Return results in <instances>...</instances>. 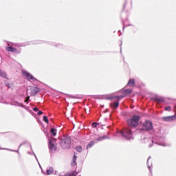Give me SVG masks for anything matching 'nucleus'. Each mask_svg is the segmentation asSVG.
Returning a JSON list of instances; mask_svg holds the SVG:
<instances>
[{"label":"nucleus","mask_w":176,"mask_h":176,"mask_svg":"<svg viewBox=\"0 0 176 176\" xmlns=\"http://www.w3.org/2000/svg\"><path fill=\"white\" fill-rule=\"evenodd\" d=\"M140 119H141V116H133L131 118L127 120V124L129 127H132L133 129H135V127L138 126Z\"/></svg>","instance_id":"obj_1"},{"label":"nucleus","mask_w":176,"mask_h":176,"mask_svg":"<svg viewBox=\"0 0 176 176\" xmlns=\"http://www.w3.org/2000/svg\"><path fill=\"white\" fill-rule=\"evenodd\" d=\"M60 145L64 149H68L71 146V138L63 136L60 139Z\"/></svg>","instance_id":"obj_2"},{"label":"nucleus","mask_w":176,"mask_h":176,"mask_svg":"<svg viewBox=\"0 0 176 176\" xmlns=\"http://www.w3.org/2000/svg\"><path fill=\"white\" fill-rule=\"evenodd\" d=\"M119 134H120L122 137H124V138H126V140H130V138L133 137V132L131 131V129L129 128L124 129L119 132Z\"/></svg>","instance_id":"obj_3"},{"label":"nucleus","mask_w":176,"mask_h":176,"mask_svg":"<svg viewBox=\"0 0 176 176\" xmlns=\"http://www.w3.org/2000/svg\"><path fill=\"white\" fill-rule=\"evenodd\" d=\"M140 130H144L146 131L153 130V125L151 121H146L142 124Z\"/></svg>","instance_id":"obj_4"},{"label":"nucleus","mask_w":176,"mask_h":176,"mask_svg":"<svg viewBox=\"0 0 176 176\" xmlns=\"http://www.w3.org/2000/svg\"><path fill=\"white\" fill-rule=\"evenodd\" d=\"M48 146L50 152H56L57 151V144H56V140L54 138L50 139Z\"/></svg>","instance_id":"obj_5"},{"label":"nucleus","mask_w":176,"mask_h":176,"mask_svg":"<svg viewBox=\"0 0 176 176\" xmlns=\"http://www.w3.org/2000/svg\"><path fill=\"white\" fill-rule=\"evenodd\" d=\"M23 75L25 76V79L29 80L30 82H36L38 80L32 74H30L27 71H22Z\"/></svg>","instance_id":"obj_6"},{"label":"nucleus","mask_w":176,"mask_h":176,"mask_svg":"<svg viewBox=\"0 0 176 176\" xmlns=\"http://www.w3.org/2000/svg\"><path fill=\"white\" fill-rule=\"evenodd\" d=\"M31 90V96H36L39 91H41V89L38 88L37 87H32L30 88Z\"/></svg>","instance_id":"obj_7"},{"label":"nucleus","mask_w":176,"mask_h":176,"mask_svg":"<svg viewBox=\"0 0 176 176\" xmlns=\"http://www.w3.org/2000/svg\"><path fill=\"white\" fill-rule=\"evenodd\" d=\"M176 116H170L167 117H163L162 120L164 122H173V120H175Z\"/></svg>","instance_id":"obj_8"},{"label":"nucleus","mask_w":176,"mask_h":176,"mask_svg":"<svg viewBox=\"0 0 176 176\" xmlns=\"http://www.w3.org/2000/svg\"><path fill=\"white\" fill-rule=\"evenodd\" d=\"M6 50L7 52H11L12 53H20V52H19V50L13 47H6Z\"/></svg>","instance_id":"obj_9"},{"label":"nucleus","mask_w":176,"mask_h":176,"mask_svg":"<svg viewBox=\"0 0 176 176\" xmlns=\"http://www.w3.org/2000/svg\"><path fill=\"white\" fill-rule=\"evenodd\" d=\"M126 85L129 87H135V80L134 78L129 79Z\"/></svg>","instance_id":"obj_10"},{"label":"nucleus","mask_w":176,"mask_h":176,"mask_svg":"<svg viewBox=\"0 0 176 176\" xmlns=\"http://www.w3.org/2000/svg\"><path fill=\"white\" fill-rule=\"evenodd\" d=\"M131 93H133V90L130 89H127L123 91L122 94L124 97H127V96H129V94H131Z\"/></svg>","instance_id":"obj_11"},{"label":"nucleus","mask_w":176,"mask_h":176,"mask_svg":"<svg viewBox=\"0 0 176 176\" xmlns=\"http://www.w3.org/2000/svg\"><path fill=\"white\" fill-rule=\"evenodd\" d=\"M110 107L113 108V109H116L117 108L119 107V100L116 101L113 104H111Z\"/></svg>","instance_id":"obj_12"},{"label":"nucleus","mask_w":176,"mask_h":176,"mask_svg":"<svg viewBox=\"0 0 176 176\" xmlns=\"http://www.w3.org/2000/svg\"><path fill=\"white\" fill-rule=\"evenodd\" d=\"M154 100L155 101H157L158 104H160V102H164V98H163L156 97L154 98Z\"/></svg>","instance_id":"obj_13"},{"label":"nucleus","mask_w":176,"mask_h":176,"mask_svg":"<svg viewBox=\"0 0 176 176\" xmlns=\"http://www.w3.org/2000/svg\"><path fill=\"white\" fill-rule=\"evenodd\" d=\"M78 172L73 171L72 173H67L64 176H77Z\"/></svg>","instance_id":"obj_14"},{"label":"nucleus","mask_w":176,"mask_h":176,"mask_svg":"<svg viewBox=\"0 0 176 176\" xmlns=\"http://www.w3.org/2000/svg\"><path fill=\"white\" fill-rule=\"evenodd\" d=\"M50 133H51L52 135H53L54 137L57 134V129H56L54 128H52L50 130Z\"/></svg>","instance_id":"obj_15"},{"label":"nucleus","mask_w":176,"mask_h":176,"mask_svg":"<svg viewBox=\"0 0 176 176\" xmlns=\"http://www.w3.org/2000/svg\"><path fill=\"white\" fill-rule=\"evenodd\" d=\"M54 169L52 167L49 168V169L47 170V175H50V174H53Z\"/></svg>","instance_id":"obj_16"},{"label":"nucleus","mask_w":176,"mask_h":176,"mask_svg":"<svg viewBox=\"0 0 176 176\" xmlns=\"http://www.w3.org/2000/svg\"><path fill=\"white\" fill-rule=\"evenodd\" d=\"M76 151L80 153L83 151V148L81 146H76Z\"/></svg>","instance_id":"obj_17"},{"label":"nucleus","mask_w":176,"mask_h":176,"mask_svg":"<svg viewBox=\"0 0 176 176\" xmlns=\"http://www.w3.org/2000/svg\"><path fill=\"white\" fill-rule=\"evenodd\" d=\"M94 145V141L90 142L87 146V149H89V148H92Z\"/></svg>","instance_id":"obj_18"},{"label":"nucleus","mask_w":176,"mask_h":176,"mask_svg":"<svg viewBox=\"0 0 176 176\" xmlns=\"http://www.w3.org/2000/svg\"><path fill=\"white\" fill-rule=\"evenodd\" d=\"M43 121H44L45 123L49 124V119H47V116H44L43 118Z\"/></svg>","instance_id":"obj_19"},{"label":"nucleus","mask_w":176,"mask_h":176,"mask_svg":"<svg viewBox=\"0 0 176 176\" xmlns=\"http://www.w3.org/2000/svg\"><path fill=\"white\" fill-rule=\"evenodd\" d=\"M0 76H2L3 78H6V73H5L3 72H0Z\"/></svg>","instance_id":"obj_20"},{"label":"nucleus","mask_w":176,"mask_h":176,"mask_svg":"<svg viewBox=\"0 0 176 176\" xmlns=\"http://www.w3.org/2000/svg\"><path fill=\"white\" fill-rule=\"evenodd\" d=\"M72 166H76V160L73 159V161L72 162Z\"/></svg>","instance_id":"obj_21"},{"label":"nucleus","mask_w":176,"mask_h":176,"mask_svg":"<svg viewBox=\"0 0 176 176\" xmlns=\"http://www.w3.org/2000/svg\"><path fill=\"white\" fill-rule=\"evenodd\" d=\"M98 124H98V123H97V122H93V123H92V126H93V127H94V128L97 127V126H98Z\"/></svg>","instance_id":"obj_22"},{"label":"nucleus","mask_w":176,"mask_h":176,"mask_svg":"<svg viewBox=\"0 0 176 176\" xmlns=\"http://www.w3.org/2000/svg\"><path fill=\"white\" fill-rule=\"evenodd\" d=\"M164 109L166 110V111H171V107H164Z\"/></svg>","instance_id":"obj_23"},{"label":"nucleus","mask_w":176,"mask_h":176,"mask_svg":"<svg viewBox=\"0 0 176 176\" xmlns=\"http://www.w3.org/2000/svg\"><path fill=\"white\" fill-rule=\"evenodd\" d=\"M30 100V96H28L25 100V102H27L28 104V100Z\"/></svg>","instance_id":"obj_24"},{"label":"nucleus","mask_w":176,"mask_h":176,"mask_svg":"<svg viewBox=\"0 0 176 176\" xmlns=\"http://www.w3.org/2000/svg\"><path fill=\"white\" fill-rule=\"evenodd\" d=\"M43 112H42V111H38L37 115L38 116H41V115H43Z\"/></svg>","instance_id":"obj_25"},{"label":"nucleus","mask_w":176,"mask_h":176,"mask_svg":"<svg viewBox=\"0 0 176 176\" xmlns=\"http://www.w3.org/2000/svg\"><path fill=\"white\" fill-rule=\"evenodd\" d=\"M33 111H34V112L38 111V108H37V107H34V108L33 109Z\"/></svg>","instance_id":"obj_26"},{"label":"nucleus","mask_w":176,"mask_h":176,"mask_svg":"<svg viewBox=\"0 0 176 176\" xmlns=\"http://www.w3.org/2000/svg\"><path fill=\"white\" fill-rule=\"evenodd\" d=\"M76 157H76V155L74 154L73 159L76 160Z\"/></svg>","instance_id":"obj_27"},{"label":"nucleus","mask_w":176,"mask_h":176,"mask_svg":"<svg viewBox=\"0 0 176 176\" xmlns=\"http://www.w3.org/2000/svg\"><path fill=\"white\" fill-rule=\"evenodd\" d=\"M116 98H123L122 96H116Z\"/></svg>","instance_id":"obj_28"},{"label":"nucleus","mask_w":176,"mask_h":176,"mask_svg":"<svg viewBox=\"0 0 176 176\" xmlns=\"http://www.w3.org/2000/svg\"><path fill=\"white\" fill-rule=\"evenodd\" d=\"M6 86H8V87H10V85L9 84H6Z\"/></svg>","instance_id":"obj_29"},{"label":"nucleus","mask_w":176,"mask_h":176,"mask_svg":"<svg viewBox=\"0 0 176 176\" xmlns=\"http://www.w3.org/2000/svg\"><path fill=\"white\" fill-rule=\"evenodd\" d=\"M8 47H10V44H8Z\"/></svg>","instance_id":"obj_30"}]
</instances>
